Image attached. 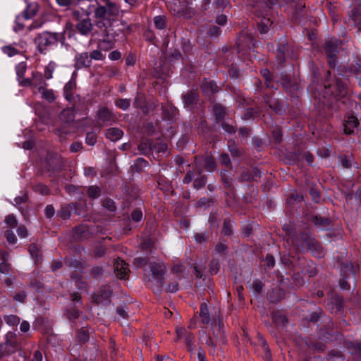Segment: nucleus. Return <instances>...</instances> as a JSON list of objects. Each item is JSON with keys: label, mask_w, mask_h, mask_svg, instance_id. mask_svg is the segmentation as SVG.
Masks as SVG:
<instances>
[{"label": "nucleus", "mask_w": 361, "mask_h": 361, "mask_svg": "<svg viewBox=\"0 0 361 361\" xmlns=\"http://www.w3.org/2000/svg\"><path fill=\"white\" fill-rule=\"evenodd\" d=\"M149 259L146 257H138L134 259L133 266L136 268H142L148 264Z\"/></svg>", "instance_id": "nucleus-45"}, {"label": "nucleus", "mask_w": 361, "mask_h": 361, "mask_svg": "<svg viewBox=\"0 0 361 361\" xmlns=\"http://www.w3.org/2000/svg\"><path fill=\"white\" fill-rule=\"evenodd\" d=\"M112 291L109 286H102L98 293L94 296V300L97 303H100L104 300H107L111 295Z\"/></svg>", "instance_id": "nucleus-21"}, {"label": "nucleus", "mask_w": 361, "mask_h": 361, "mask_svg": "<svg viewBox=\"0 0 361 361\" xmlns=\"http://www.w3.org/2000/svg\"><path fill=\"white\" fill-rule=\"evenodd\" d=\"M116 106L119 109L125 111L128 109L130 105V99H118L115 102Z\"/></svg>", "instance_id": "nucleus-44"}, {"label": "nucleus", "mask_w": 361, "mask_h": 361, "mask_svg": "<svg viewBox=\"0 0 361 361\" xmlns=\"http://www.w3.org/2000/svg\"><path fill=\"white\" fill-rule=\"evenodd\" d=\"M236 45L238 52L244 51L254 47L255 43L252 35L245 31L241 32L237 39Z\"/></svg>", "instance_id": "nucleus-11"}, {"label": "nucleus", "mask_w": 361, "mask_h": 361, "mask_svg": "<svg viewBox=\"0 0 361 361\" xmlns=\"http://www.w3.org/2000/svg\"><path fill=\"white\" fill-rule=\"evenodd\" d=\"M206 345L208 347H209V348H210L209 353L212 355H214L215 351H216V345L215 341H214V339L212 337L207 338V339L206 341Z\"/></svg>", "instance_id": "nucleus-62"}, {"label": "nucleus", "mask_w": 361, "mask_h": 361, "mask_svg": "<svg viewBox=\"0 0 361 361\" xmlns=\"http://www.w3.org/2000/svg\"><path fill=\"white\" fill-rule=\"evenodd\" d=\"M304 200V197L302 195L298 194L295 191H293L290 195V199L288 200L289 202L291 201L301 202Z\"/></svg>", "instance_id": "nucleus-64"}, {"label": "nucleus", "mask_w": 361, "mask_h": 361, "mask_svg": "<svg viewBox=\"0 0 361 361\" xmlns=\"http://www.w3.org/2000/svg\"><path fill=\"white\" fill-rule=\"evenodd\" d=\"M29 252L32 257L35 258L36 261L39 260L40 257V249L35 243H32L30 245Z\"/></svg>", "instance_id": "nucleus-43"}, {"label": "nucleus", "mask_w": 361, "mask_h": 361, "mask_svg": "<svg viewBox=\"0 0 361 361\" xmlns=\"http://www.w3.org/2000/svg\"><path fill=\"white\" fill-rule=\"evenodd\" d=\"M300 240L302 246L310 250L315 257L321 258L324 256V248L314 238L307 234H302Z\"/></svg>", "instance_id": "nucleus-8"}, {"label": "nucleus", "mask_w": 361, "mask_h": 361, "mask_svg": "<svg viewBox=\"0 0 361 361\" xmlns=\"http://www.w3.org/2000/svg\"><path fill=\"white\" fill-rule=\"evenodd\" d=\"M204 168L208 171H214L216 168L215 159L212 156H206L204 159Z\"/></svg>", "instance_id": "nucleus-32"}, {"label": "nucleus", "mask_w": 361, "mask_h": 361, "mask_svg": "<svg viewBox=\"0 0 361 361\" xmlns=\"http://www.w3.org/2000/svg\"><path fill=\"white\" fill-rule=\"evenodd\" d=\"M310 220L317 228L321 230H328L332 226L331 221L329 218L319 214L312 216Z\"/></svg>", "instance_id": "nucleus-16"}, {"label": "nucleus", "mask_w": 361, "mask_h": 361, "mask_svg": "<svg viewBox=\"0 0 361 361\" xmlns=\"http://www.w3.org/2000/svg\"><path fill=\"white\" fill-rule=\"evenodd\" d=\"M74 62V67L76 69L87 68L92 65L91 59L87 52L77 54L75 56Z\"/></svg>", "instance_id": "nucleus-15"}, {"label": "nucleus", "mask_w": 361, "mask_h": 361, "mask_svg": "<svg viewBox=\"0 0 361 361\" xmlns=\"http://www.w3.org/2000/svg\"><path fill=\"white\" fill-rule=\"evenodd\" d=\"M71 298L72 301L74 302V306L75 308H79L81 306L80 302V295L77 293H73L71 294Z\"/></svg>", "instance_id": "nucleus-61"}, {"label": "nucleus", "mask_w": 361, "mask_h": 361, "mask_svg": "<svg viewBox=\"0 0 361 361\" xmlns=\"http://www.w3.org/2000/svg\"><path fill=\"white\" fill-rule=\"evenodd\" d=\"M64 33L44 32L39 34L35 39V44L41 54H45L47 47L56 44L58 42L63 44Z\"/></svg>", "instance_id": "nucleus-3"}, {"label": "nucleus", "mask_w": 361, "mask_h": 361, "mask_svg": "<svg viewBox=\"0 0 361 361\" xmlns=\"http://www.w3.org/2000/svg\"><path fill=\"white\" fill-rule=\"evenodd\" d=\"M194 238L196 242L202 243L206 242L208 240L209 235L206 233H196Z\"/></svg>", "instance_id": "nucleus-63"}, {"label": "nucleus", "mask_w": 361, "mask_h": 361, "mask_svg": "<svg viewBox=\"0 0 361 361\" xmlns=\"http://www.w3.org/2000/svg\"><path fill=\"white\" fill-rule=\"evenodd\" d=\"M34 93H41L42 98L46 99L49 103H51L55 100L54 91L52 90L47 89L44 86L39 87L38 92L34 91Z\"/></svg>", "instance_id": "nucleus-24"}, {"label": "nucleus", "mask_w": 361, "mask_h": 361, "mask_svg": "<svg viewBox=\"0 0 361 361\" xmlns=\"http://www.w3.org/2000/svg\"><path fill=\"white\" fill-rule=\"evenodd\" d=\"M264 102L277 114H282L285 111V105L283 102L279 99H273L266 95L264 97Z\"/></svg>", "instance_id": "nucleus-17"}, {"label": "nucleus", "mask_w": 361, "mask_h": 361, "mask_svg": "<svg viewBox=\"0 0 361 361\" xmlns=\"http://www.w3.org/2000/svg\"><path fill=\"white\" fill-rule=\"evenodd\" d=\"M75 114L73 109L71 108H68L63 109L59 114V118L63 123H70L74 120Z\"/></svg>", "instance_id": "nucleus-27"}, {"label": "nucleus", "mask_w": 361, "mask_h": 361, "mask_svg": "<svg viewBox=\"0 0 361 361\" xmlns=\"http://www.w3.org/2000/svg\"><path fill=\"white\" fill-rule=\"evenodd\" d=\"M343 42L336 38L325 41L323 49L328 59V63L331 68H335L338 63L336 54L342 49Z\"/></svg>", "instance_id": "nucleus-6"}, {"label": "nucleus", "mask_w": 361, "mask_h": 361, "mask_svg": "<svg viewBox=\"0 0 361 361\" xmlns=\"http://www.w3.org/2000/svg\"><path fill=\"white\" fill-rule=\"evenodd\" d=\"M176 341L184 339L189 351L192 352L195 348V336L192 333L188 331L185 328L180 327L176 329Z\"/></svg>", "instance_id": "nucleus-12"}, {"label": "nucleus", "mask_w": 361, "mask_h": 361, "mask_svg": "<svg viewBox=\"0 0 361 361\" xmlns=\"http://www.w3.org/2000/svg\"><path fill=\"white\" fill-rule=\"evenodd\" d=\"M154 244V240L148 237L142 240L141 243V248L144 251H151Z\"/></svg>", "instance_id": "nucleus-39"}, {"label": "nucleus", "mask_w": 361, "mask_h": 361, "mask_svg": "<svg viewBox=\"0 0 361 361\" xmlns=\"http://www.w3.org/2000/svg\"><path fill=\"white\" fill-rule=\"evenodd\" d=\"M259 338H260V341L262 343V347L264 351V361H271V355L270 350L269 349V347L267 345V343L266 341L262 336H260Z\"/></svg>", "instance_id": "nucleus-42"}, {"label": "nucleus", "mask_w": 361, "mask_h": 361, "mask_svg": "<svg viewBox=\"0 0 361 361\" xmlns=\"http://www.w3.org/2000/svg\"><path fill=\"white\" fill-rule=\"evenodd\" d=\"M27 298V294L25 291L22 290L13 295V300L16 302L24 303Z\"/></svg>", "instance_id": "nucleus-55"}, {"label": "nucleus", "mask_w": 361, "mask_h": 361, "mask_svg": "<svg viewBox=\"0 0 361 361\" xmlns=\"http://www.w3.org/2000/svg\"><path fill=\"white\" fill-rule=\"evenodd\" d=\"M182 100L184 106L189 109H192L199 100V93L197 90H190L185 94H182Z\"/></svg>", "instance_id": "nucleus-14"}, {"label": "nucleus", "mask_w": 361, "mask_h": 361, "mask_svg": "<svg viewBox=\"0 0 361 361\" xmlns=\"http://www.w3.org/2000/svg\"><path fill=\"white\" fill-rule=\"evenodd\" d=\"M254 7L255 13L259 18L258 22L259 30L261 33H267L273 24L272 20L269 17L270 6L267 5L266 1L262 0L257 1Z\"/></svg>", "instance_id": "nucleus-5"}, {"label": "nucleus", "mask_w": 361, "mask_h": 361, "mask_svg": "<svg viewBox=\"0 0 361 361\" xmlns=\"http://www.w3.org/2000/svg\"><path fill=\"white\" fill-rule=\"evenodd\" d=\"M213 113L216 122H221L226 116V108L221 104H215L213 106Z\"/></svg>", "instance_id": "nucleus-25"}, {"label": "nucleus", "mask_w": 361, "mask_h": 361, "mask_svg": "<svg viewBox=\"0 0 361 361\" xmlns=\"http://www.w3.org/2000/svg\"><path fill=\"white\" fill-rule=\"evenodd\" d=\"M75 208V204L74 203L69 204L67 206L61 207L60 211L58 212V216L62 218L63 219H68L71 216V211L73 209Z\"/></svg>", "instance_id": "nucleus-30"}, {"label": "nucleus", "mask_w": 361, "mask_h": 361, "mask_svg": "<svg viewBox=\"0 0 361 361\" xmlns=\"http://www.w3.org/2000/svg\"><path fill=\"white\" fill-rule=\"evenodd\" d=\"M32 78V85L34 87H36L38 90V87L40 86H45L47 84L44 80L42 75L39 73H33Z\"/></svg>", "instance_id": "nucleus-35"}, {"label": "nucleus", "mask_w": 361, "mask_h": 361, "mask_svg": "<svg viewBox=\"0 0 361 361\" xmlns=\"http://www.w3.org/2000/svg\"><path fill=\"white\" fill-rule=\"evenodd\" d=\"M228 250V246L223 243H219L215 247L216 252L220 255H226Z\"/></svg>", "instance_id": "nucleus-56"}, {"label": "nucleus", "mask_w": 361, "mask_h": 361, "mask_svg": "<svg viewBox=\"0 0 361 361\" xmlns=\"http://www.w3.org/2000/svg\"><path fill=\"white\" fill-rule=\"evenodd\" d=\"M89 56H90V59H91V61L92 60L102 61L104 59V54L102 53V51L100 50H98V49H95V50H93L92 51H91L89 54Z\"/></svg>", "instance_id": "nucleus-49"}, {"label": "nucleus", "mask_w": 361, "mask_h": 361, "mask_svg": "<svg viewBox=\"0 0 361 361\" xmlns=\"http://www.w3.org/2000/svg\"><path fill=\"white\" fill-rule=\"evenodd\" d=\"M34 190L36 192H38L41 195H48L49 192V188L43 184H37V185H35Z\"/></svg>", "instance_id": "nucleus-57"}, {"label": "nucleus", "mask_w": 361, "mask_h": 361, "mask_svg": "<svg viewBox=\"0 0 361 361\" xmlns=\"http://www.w3.org/2000/svg\"><path fill=\"white\" fill-rule=\"evenodd\" d=\"M221 127L224 129V130L229 134L235 133L236 131V128L232 125H230L229 123L223 121L221 123Z\"/></svg>", "instance_id": "nucleus-58"}, {"label": "nucleus", "mask_w": 361, "mask_h": 361, "mask_svg": "<svg viewBox=\"0 0 361 361\" xmlns=\"http://www.w3.org/2000/svg\"><path fill=\"white\" fill-rule=\"evenodd\" d=\"M221 233L226 236H231L233 235V224L231 219H225L224 220Z\"/></svg>", "instance_id": "nucleus-34"}, {"label": "nucleus", "mask_w": 361, "mask_h": 361, "mask_svg": "<svg viewBox=\"0 0 361 361\" xmlns=\"http://www.w3.org/2000/svg\"><path fill=\"white\" fill-rule=\"evenodd\" d=\"M240 179L242 181H251L255 179V176L249 170L244 169L241 173Z\"/></svg>", "instance_id": "nucleus-51"}, {"label": "nucleus", "mask_w": 361, "mask_h": 361, "mask_svg": "<svg viewBox=\"0 0 361 361\" xmlns=\"http://www.w3.org/2000/svg\"><path fill=\"white\" fill-rule=\"evenodd\" d=\"M198 177L194 179L193 187L196 190L203 188L207 182V176L202 174V170L197 169Z\"/></svg>", "instance_id": "nucleus-31"}, {"label": "nucleus", "mask_w": 361, "mask_h": 361, "mask_svg": "<svg viewBox=\"0 0 361 361\" xmlns=\"http://www.w3.org/2000/svg\"><path fill=\"white\" fill-rule=\"evenodd\" d=\"M75 87V82L74 81L68 82L63 88V93L66 99L71 102L73 98V91Z\"/></svg>", "instance_id": "nucleus-29"}, {"label": "nucleus", "mask_w": 361, "mask_h": 361, "mask_svg": "<svg viewBox=\"0 0 361 361\" xmlns=\"http://www.w3.org/2000/svg\"><path fill=\"white\" fill-rule=\"evenodd\" d=\"M85 142L89 145H94L97 142V135L94 132H89L87 133Z\"/></svg>", "instance_id": "nucleus-53"}, {"label": "nucleus", "mask_w": 361, "mask_h": 361, "mask_svg": "<svg viewBox=\"0 0 361 361\" xmlns=\"http://www.w3.org/2000/svg\"><path fill=\"white\" fill-rule=\"evenodd\" d=\"M201 90L204 94L209 95L218 92L220 88L214 81L204 80L201 84Z\"/></svg>", "instance_id": "nucleus-20"}, {"label": "nucleus", "mask_w": 361, "mask_h": 361, "mask_svg": "<svg viewBox=\"0 0 361 361\" xmlns=\"http://www.w3.org/2000/svg\"><path fill=\"white\" fill-rule=\"evenodd\" d=\"M87 194L89 197L92 198L99 197L100 195V189L97 186H90L87 190Z\"/></svg>", "instance_id": "nucleus-50"}, {"label": "nucleus", "mask_w": 361, "mask_h": 361, "mask_svg": "<svg viewBox=\"0 0 361 361\" xmlns=\"http://www.w3.org/2000/svg\"><path fill=\"white\" fill-rule=\"evenodd\" d=\"M263 286H264V284L262 283V282L258 279H256L252 282V289L257 294H259L261 293Z\"/></svg>", "instance_id": "nucleus-59"}, {"label": "nucleus", "mask_w": 361, "mask_h": 361, "mask_svg": "<svg viewBox=\"0 0 361 361\" xmlns=\"http://www.w3.org/2000/svg\"><path fill=\"white\" fill-rule=\"evenodd\" d=\"M196 173L194 171H189L183 178V183L185 184H189L195 179Z\"/></svg>", "instance_id": "nucleus-60"}, {"label": "nucleus", "mask_w": 361, "mask_h": 361, "mask_svg": "<svg viewBox=\"0 0 361 361\" xmlns=\"http://www.w3.org/2000/svg\"><path fill=\"white\" fill-rule=\"evenodd\" d=\"M339 164L340 165L345 169H350L352 167L353 159L348 157L346 155L343 154L339 156Z\"/></svg>", "instance_id": "nucleus-36"}, {"label": "nucleus", "mask_w": 361, "mask_h": 361, "mask_svg": "<svg viewBox=\"0 0 361 361\" xmlns=\"http://www.w3.org/2000/svg\"><path fill=\"white\" fill-rule=\"evenodd\" d=\"M2 259H0V274H8L10 269V265L6 262V256H8V253L4 252L2 253Z\"/></svg>", "instance_id": "nucleus-38"}, {"label": "nucleus", "mask_w": 361, "mask_h": 361, "mask_svg": "<svg viewBox=\"0 0 361 361\" xmlns=\"http://www.w3.org/2000/svg\"><path fill=\"white\" fill-rule=\"evenodd\" d=\"M120 6L111 0H101L100 4L93 13L95 32L99 33L104 39L114 38L118 34L111 32L112 20L118 17Z\"/></svg>", "instance_id": "nucleus-1"}, {"label": "nucleus", "mask_w": 361, "mask_h": 361, "mask_svg": "<svg viewBox=\"0 0 361 361\" xmlns=\"http://www.w3.org/2000/svg\"><path fill=\"white\" fill-rule=\"evenodd\" d=\"M199 316L201 319V322L203 324H208L211 322L212 329L213 330V336L217 338L220 337L222 342H224L225 338L222 331L224 324L221 321V319L220 317H218L217 319L214 318L213 321L211 322L209 308L206 302L201 304Z\"/></svg>", "instance_id": "nucleus-4"}, {"label": "nucleus", "mask_w": 361, "mask_h": 361, "mask_svg": "<svg viewBox=\"0 0 361 361\" xmlns=\"http://www.w3.org/2000/svg\"><path fill=\"white\" fill-rule=\"evenodd\" d=\"M4 319L8 325L12 326H17L18 324H19L20 321V317L14 314L6 315L4 317Z\"/></svg>", "instance_id": "nucleus-37"}, {"label": "nucleus", "mask_w": 361, "mask_h": 361, "mask_svg": "<svg viewBox=\"0 0 361 361\" xmlns=\"http://www.w3.org/2000/svg\"><path fill=\"white\" fill-rule=\"evenodd\" d=\"M138 150L142 154H147L153 151V142L150 140L142 141L137 147Z\"/></svg>", "instance_id": "nucleus-28"}, {"label": "nucleus", "mask_w": 361, "mask_h": 361, "mask_svg": "<svg viewBox=\"0 0 361 361\" xmlns=\"http://www.w3.org/2000/svg\"><path fill=\"white\" fill-rule=\"evenodd\" d=\"M219 161L225 167L231 168V161L228 154L222 153L219 157Z\"/></svg>", "instance_id": "nucleus-46"}, {"label": "nucleus", "mask_w": 361, "mask_h": 361, "mask_svg": "<svg viewBox=\"0 0 361 361\" xmlns=\"http://www.w3.org/2000/svg\"><path fill=\"white\" fill-rule=\"evenodd\" d=\"M4 222L11 228H16L18 225V221L13 214L7 215L5 217Z\"/></svg>", "instance_id": "nucleus-48"}, {"label": "nucleus", "mask_w": 361, "mask_h": 361, "mask_svg": "<svg viewBox=\"0 0 361 361\" xmlns=\"http://www.w3.org/2000/svg\"><path fill=\"white\" fill-rule=\"evenodd\" d=\"M37 12V5H30L26 10L23 12V16L26 19L32 18Z\"/></svg>", "instance_id": "nucleus-41"}, {"label": "nucleus", "mask_w": 361, "mask_h": 361, "mask_svg": "<svg viewBox=\"0 0 361 361\" xmlns=\"http://www.w3.org/2000/svg\"><path fill=\"white\" fill-rule=\"evenodd\" d=\"M102 205L110 212H114L116 209L115 202L111 199H105L103 201Z\"/></svg>", "instance_id": "nucleus-52"}, {"label": "nucleus", "mask_w": 361, "mask_h": 361, "mask_svg": "<svg viewBox=\"0 0 361 361\" xmlns=\"http://www.w3.org/2000/svg\"><path fill=\"white\" fill-rule=\"evenodd\" d=\"M348 73L357 75L361 72V66L357 63H351L348 67Z\"/></svg>", "instance_id": "nucleus-47"}, {"label": "nucleus", "mask_w": 361, "mask_h": 361, "mask_svg": "<svg viewBox=\"0 0 361 361\" xmlns=\"http://www.w3.org/2000/svg\"><path fill=\"white\" fill-rule=\"evenodd\" d=\"M81 6V9L85 11L84 14L90 15L94 13L97 6L100 4L97 0H78Z\"/></svg>", "instance_id": "nucleus-18"}, {"label": "nucleus", "mask_w": 361, "mask_h": 361, "mask_svg": "<svg viewBox=\"0 0 361 361\" xmlns=\"http://www.w3.org/2000/svg\"><path fill=\"white\" fill-rule=\"evenodd\" d=\"M154 23L157 29L162 30L166 27V17L164 16H157L154 18Z\"/></svg>", "instance_id": "nucleus-40"}, {"label": "nucleus", "mask_w": 361, "mask_h": 361, "mask_svg": "<svg viewBox=\"0 0 361 361\" xmlns=\"http://www.w3.org/2000/svg\"><path fill=\"white\" fill-rule=\"evenodd\" d=\"M5 236L8 243L11 244H15L17 242V238L11 230H7L5 233Z\"/></svg>", "instance_id": "nucleus-54"}, {"label": "nucleus", "mask_w": 361, "mask_h": 361, "mask_svg": "<svg viewBox=\"0 0 361 361\" xmlns=\"http://www.w3.org/2000/svg\"><path fill=\"white\" fill-rule=\"evenodd\" d=\"M334 88L336 92L337 96L341 97H345L348 94V88L345 83L343 82L340 78H336Z\"/></svg>", "instance_id": "nucleus-23"}, {"label": "nucleus", "mask_w": 361, "mask_h": 361, "mask_svg": "<svg viewBox=\"0 0 361 361\" xmlns=\"http://www.w3.org/2000/svg\"><path fill=\"white\" fill-rule=\"evenodd\" d=\"M359 125L358 119L354 116H348L344 123V133L348 135L353 134L357 130Z\"/></svg>", "instance_id": "nucleus-19"}, {"label": "nucleus", "mask_w": 361, "mask_h": 361, "mask_svg": "<svg viewBox=\"0 0 361 361\" xmlns=\"http://www.w3.org/2000/svg\"><path fill=\"white\" fill-rule=\"evenodd\" d=\"M228 149L231 155L234 157H239L241 155V151L238 148L235 142L233 140H229L228 141Z\"/></svg>", "instance_id": "nucleus-33"}, {"label": "nucleus", "mask_w": 361, "mask_h": 361, "mask_svg": "<svg viewBox=\"0 0 361 361\" xmlns=\"http://www.w3.org/2000/svg\"><path fill=\"white\" fill-rule=\"evenodd\" d=\"M261 74L265 80L266 85L268 87L272 89H278L279 84L275 82L271 77V73L268 69H263L261 71Z\"/></svg>", "instance_id": "nucleus-26"}, {"label": "nucleus", "mask_w": 361, "mask_h": 361, "mask_svg": "<svg viewBox=\"0 0 361 361\" xmlns=\"http://www.w3.org/2000/svg\"><path fill=\"white\" fill-rule=\"evenodd\" d=\"M123 135V132L118 128H110L105 130V136L112 142L119 140Z\"/></svg>", "instance_id": "nucleus-22"}, {"label": "nucleus", "mask_w": 361, "mask_h": 361, "mask_svg": "<svg viewBox=\"0 0 361 361\" xmlns=\"http://www.w3.org/2000/svg\"><path fill=\"white\" fill-rule=\"evenodd\" d=\"M114 266V272L118 278L120 279H126L128 278L130 271L127 263L120 258H118L115 260Z\"/></svg>", "instance_id": "nucleus-13"}, {"label": "nucleus", "mask_w": 361, "mask_h": 361, "mask_svg": "<svg viewBox=\"0 0 361 361\" xmlns=\"http://www.w3.org/2000/svg\"><path fill=\"white\" fill-rule=\"evenodd\" d=\"M116 115L106 107H102L97 112V123L99 126H110L116 123Z\"/></svg>", "instance_id": "nucleus-10"}, {"label": "nucleus", "mask_w": 361, "mask_h": 361, "mask_svg": "<svg viewBox=\"0 0 361 361\" xmlns=\"http://www.w3.org/2000/svg\"><path fill=\"white\" fill-rule=\"evenodd\" d=\"M71 16L72 19L77 22L75 29L80 34L84 36L96 34L94 33V21H92L89 15L84 14L79 10L75 9L71 11Z\"/></svg>", "instance_id": "nucleus-2"}, {"label": "nucleus", "mask_w": 361, "mask_h": 361, "mask_svg": "<svg viewBox=\"0 0 361 361\" xmlns=\"http://www.w3.org/2000/svg\"><path fill=\"white\" fill-rule=\"evenodd\" d=\"M276 59L279 63H283L287 58L295 57L293 48L287 42L286 39L280 41L276 49Z\"/></svg>", "instance_id": "nucleus-9"}, {"label": "nucleus", "mask_w": 361, "mask_h": 361, "mask_svg": "<svg viewBox=\"0 0 361 361\" xmlns=\"http://www.w3.org/2000/svg\"><path fill=\"white\" fill-rule=\"evenodd\" d=\"M151 277L148 281H155L160 287L164 285V276L167 272V265L163 262H154L149 263Z\"/></svg>", "instance_id": "nucleus-7"}]
</instances>
